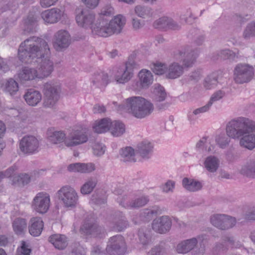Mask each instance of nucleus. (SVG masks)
Segmentation results:
<instances>
[{
  "label": "nucleus",
  "instance_id": "obj_1",
  "mask_svg": "<svg viewBox=\"0 0 255 255\" xmlns=\"http://www.w3.org/2000/svg\"><path fill=\"white\" fill-rule=\"evenodd\" d=\"M226 135L218 134L215 142L222 148H227L231 138L238 139L240 146L250 150L255 148V122L249 118L240 117L230 121L226 126Z\"/></svg>",
  "mask_w": 255,
  "mask_h": 255
},
{
  "label": "nucleus",
  "instance_id": "obj_2",
  "mask_svg": "<svg viewBox=\"0 0 255 255\" xmlns=\"http://www.w3.org/2000/svg\"><path fill=\"white\" fill-rule=\"evenodd\" d=\"M50 49L42 38L32 36L22 42L18 48V57L22 63L49 64Z\"/></svg>",
  "mask_w": 255,
  "mask_h": 255
},
{
  "label": "nucleus",
  "instance_id": "obj_3",
  "mask_svg": "<svg viewBox=\"0 0 255 255\" xmlns=\"http://www.w3.org/2000/svg\"><path fill=\"white\" fill-rule=\"evenodd\" d=\"M122 106L127 113L139 119L149 116L154 109L153 104L150 101L141 96L127 98Z\"/></svg>",
  "mask_w": 255,
  "mask_h": 255
},
{
  "label": "nucleus",
  "instance_id": "obj_4",
  "mask_svg": "<svg viewBox=\"0 0 255 255\" xmlns=\"http://www.w3.org/2000/svg\"><path fill=\"white\" fill-rule=\"evenodd\" d=\"M56 196L61 205L66 208H74L79 203V195L76 190L69 185L61 187Z\"/></svg>",
  "mask_w": 255,
  "mask_h": 255
},
{
  "label": "nucleus",
  "instance_id": "obj_5",
  "mask_svg": "<svg viewBox=\"0 0 255 255\" xmlns=\"http://www.w3.org/2000/svg\"><path fill=\"white\" fill-rule=\"evenodd\" d=\"M61 91V85L58 82L51 81L46 82L43 89V106L46 108L52 107L58 100Z\"/></svg>",
  "mask_w": 255,
  "mask_h": 255
},
{
  "label": "nucleus",
  "instance_id": "obj_6",
  "mask_svg": "<svg viewBox=\"0 0 255 255\" xmlns=\"http://www.w3.org/2000/svg\"><path fill=\"white\" fill-rule=\"evenodd\" d=\"M90 133L88 128H79L72 130L65 140V145L73 147L86 143L89 138Z\"/></svg>",
  "mask_w": 255,
  "mask_h": 255
},
{
  "label": "nucleus",
  "instance_id": "obj_7",
  "mask_svg": "<svg viewBox=\"0 0 255 255\" xmlns=\"http://www.w3.org/2000/svg\"><path fill=\"white\" fill-rule=\"evenodd\" d=\"M255 76V65H237L234 71L236 83L243 84L250 82Z\"/></svg>",
  "mask_w": 255,
  "mask_h": 255
},
{
  "label": "nucleus",
  "instance_id": "obj_8",
  "mask_svg": "<svg viewBox=\"0 0 255 255\" xmlns=\"http://www.w3.org/2000/svg\"><path fill=\"white\" fill-rule=\"evenodd\" d=\"M106 252L110 255H124L126 252L124 237L117 235L111 237L108 243Z\"/></svg>",
  "mask_w": 255,
  "mask_h": 255
},
{
  "label": "nucleus",
  "instance_id": "obj_9",
  "mask_svg": "<svg viewBox=\"0 0 255 255\" xmlns=\"http://www.w3.org/2000/svg\"><path fill=\"white\" fill-rule=\"evenodd\" d=\"M19 149L24 154L31 155L37 152L39 148V141L33 135H25L19 142Z\"/></svg>",
  "mask_w": 255,
  "mask_h": 255
},
{
  "label": "nucleus",
  "instance_id": "obj_10",
  "mask_svg": "<svg viewBox=\"0 0 255 255\" xmlns=\"http://www.w3.org/2000/svg\"><path fill=\"white\" fill-rule=\"evenodd\" d=\"M75 19L80 27L91 29L95 21V14L87 9L78 8L76 10Z\"/></svg>",
  "mask_w": 255,
  "mask_h": 255
},
{
  "label": "nucleus",
  "instance_id": "obj_11",
  "mask_svg": "<svg viewBox=\"0 0 255 255\" xmlns=\"http://www.w3.org/2000/svg\"><path fill=\"white\" fill-rule=\"evenodd\" d=\"M50 204V197L45 192L38 193L32 202V207L35 211L44 214L48 210Z\"/></svg>",
  "mask_w": 255,
  "mask_h": 255
},
{
  "label": "nucleus",
  "instance_id": "obj_12",
  "mask_svg": "<svg viewBox=\"0 0 255 255\" xmlns=\"http://www.w3.org/2000/svg\"><path fill=\"white\" fill-rule=\"evenodd\" d=\"M135 69L134 65H122L114 75V81L120 84L128 83L133 77Z\"/></svg>",
  "mask_w": 255,
  "mask_h": 255
},
{
  "label": "nucleus",
  "instance_id": "obj_13",
  "mask_svg": "<svg viewBox=\"0 0 255 255\" xmlns=\"http://www.w3.org/2000/svg\"><path fill=\"white\" fill-rule=\"evenodd\" d=\"M53 45L57 51L67 48L71 43V36L65 30H60L56 32L53 38Z\"/></svg>",
  "mask_w": 255,
  "mask_h": 255
},
{
  "label": "nucleus",
  "instance_id": "obj_14",
  "mask_svg": "<svg viewBox=\"0 0 255 255\" xmlns=\"http://www.w3.org/2000/svg\"><path fill=\"white\" fill-rule=\"evenodd\" d=\"M92 32L94 35L102 37H108L112 35V30L110 28L109 19L99 18L91 27Z\"/></svg>",
  "mask_w": 255,
  "mask_h": 255
},
{
  "label": "nucleus",
  "instance_id": "obj_15",
  "mask_svg": "<svg viewBox=\"0 0 255 255\" xmlns=\"http://www.w3.org/2000/svg\"><path fill=\"white\" fill-rule=\"evenodd\" d=\"M171 226V219L166 216H163L154 219L152 224V229L160 234H165L169 231Z\"/></svg>",
  "mask_w": 255,
  "mask_h": 255
},
{
  "label": "nucleus",
  "instance_id": "obj_16",
  "mask_svg": "<svg viewBox=\"0 0 255 255\" xmlns=\"http://www.w3.org/2000/svg\"><path fill=\"white\" fill-rule=\"evenodd\" d=\"M205 236H198L190 239L183 241L176 246V250L179 254H186L192 250L197 245L198 242L205 240Z\"/></svg>",
  "mask_w": 255,
  "mask_h": 255
},
{
  "label": "nucleus",
  "instance_id": "obj_17",
  "mask_svg": "<svg viewBox=\"0 0 255 255\" xmlns=\"http://www.w3.org/2000/svg\"><path fill=\"white\" fill-rule=\"evenodd\" d=\"M118 201L120 204L126 208H136L142 207L146 205L149 200L146 197H141L129 201L127 196L124 195L119 197Z\"/></svg>",
  "mask_w": 255,
  "mask_h": 255
},
{
  "label": "nucleus",
  "instance_id": "obj_18",
  "mask_svg": "<svg viewBox=\"0 0 255 255\" xmlns=\"http://www.w3.org/2000/svg\"><path fill=\"white\" fill-rule=\"evenodd\" d=\"M81 230L86 234L95 237L102 238L106 235L104 228L97 223L85 222L81 227Z\"/></svg>",
  "mask_w": 255,
  "mask_h": 255
},
{
  "label": "nucleus",
  "instance_id": "obj_19",
  "mask_svg": "<svg viewBox=\"0 0 255 255\" xmlns=\"http://www.w3.org/2000/svg\"><path fill=\"white\" fill-rule=\"evenodd\" d=\"M153 26L156 29L166 30L167 29H178L179 26L171 18L162 16L154 21Z\"/></svg>",
  "mask_w": 255,
  "mask_h": 255
},
{
  "label": "nucleus",
  "instance_id": "obj_20",
  "mask_svg": "<svg viewBox=\"0 0 255 255\" xmlns=\"http://www.w3.org/2000/svg\"><path fill=\"white\" fill-rule=\"evenodd\" d=\"M62 11L58 8H52L43 11L41 16L45 22L50 24L57 22L61 18Z\"/></svg>",
  "mask_w": 255,
  "mask_h": 255
},
{
  "label": "nucleus",
  "instance_id": "obj_21",
  "mask_svg": "<svg viewBox=\"0 0 255 255\" xmlns=\"http://www.w3.org/2000/svg\"><path fill=\"white\" fill-rule=\"evenodd\" d=\"M198 55L197 50H192L189 46L182 47L179 52V57L184 64H193Z\"/></svg>",
  "mask_w": 255,
  "mask_h": 255
},
{
  "label": "nucleus",
  "instance_id": "obj_22",
  "mask_svg": "<svg viewBox=\"0 0 255 255\" xmlns=\"http://www.w3.org/2000/svg\"><path fill=\"white\" fill-rule=\"evenodd\" d=\"M68 170L72 172L90 173L96 170V166L93 163H75L70 164L68 166Z\"/></svg>",
  "mask_w": 255,
  "mask_h": 255
},
{
  "label": "nucleus",
  "instance_id": "obj_23",
  "mask_svg": "<svg viewBox=\"0 0 255 255\" xmlns=\"http://www.w3.org/2000/svg\"><path fill=\"white\" fill-rule=\"evenodd\" d=\"M23 98L29 106L34 107L41 102L42 95L39 91L30 89L24 94Z\"/></svg>",
  "mask_w": 255,
  "mask_h": 255
},
{
  "label": "nucleus",
  "instance_id": "obj_24",
  "mask_svg": "<svg viewBox=\"0 0 255 255\" xmlns=\"http://www.w3.org/2000/svg\"><path fill=\"white\" fill-rule=\"evenodd\" d=\"M43 222L40 217H32L29 223V232L33 236H39L43 230Z\"/></svg>",
  "mask_w": 255,
  "mask_h": 255
},
{
  "label": "nucleus",
  "instance_id": "obj_25",
  "mask_svg": "<svg viewBox=\"0 0 255 255\" xmlns=\"http://www.w3.org/2000/svg\"><path fill=\"white\" fill-rule=\"evenodd\" d=\"M220 161L218 157L214 155H209L206 157L203 162L204 168L209 172L214 173L218 170Z\"/></svg>",
  "mask_w": 255,
  "mask_h": 255
},
{
  "label": "nucleus",
  "instance_id": "obj_26",
  "mask_svg": "<svg viewBox=\"0 0 255 255\" xmlns=\"http://www.w3.org/2000/svg\"><path fill=\"white\" fill-rule=\"evenodd\" d=\"M126 22L125 16L121 14L117 15L111 21H109L110 28L112 29V34L120 33L124 28Z\"/></svg>",
  "mask_w": 255,
  "mask_h": 255
},
{
  "label": "nucleus",
  "instance_id": "obj_27",
  "mask_svg": "<svg viewBox=\"0 0 255 255\" xmlns=\"http://www.w3.org/2000/svg\"><path fill=\"white\" fill-rule=\"evenodd\" d=\"M191 65H168L167 78L175 79L180 76L184 70L189 68Z\"/></svg>",
  "mask_w": 255,
  "mask_h": 255
},
{
  "label": "nucleus",
  "instance_id": "obj_28",
  "mask_svg": "<svg viewBox=\"0 0 255 255\" xmlns=\"http://www.w3.org/2000/svg\"><path fill=\"white\" fill-rule=\"evenodd\" d=\"M139 82L142 88L146 89L150 86L153 81V77L149 70L143 69L138 74Z\"/></svg>",
  "mask_w": 255,
  "mask_h": 255
},
{
  "label": "nucleus",
  "instance_id": "obj_29",
  "mask_svg": "<svg viewBox=\"0 0 255 255\" xmlns=\"http://www.w3.org/2000/svg\"><path fill=\"white\" fill-rule=\"evenodd\" d=\"M49 241L56 249L58 250L64 249L68 245L66 237L61 234H54L49 238Z\"/></svg>",
  "mask_w": 255,
  "mask_h": 255
},
{
  "label": "nucleus",
  "instance_id": "obj_30",
  "mask_svg": "<svg viewBox=\"0 0 255 255\" xmlns=\"http://www.w3.org/2000/svg\"><path fill=\"white\" fill-rule=\"evenodd\" d=\"M109 81L107 73L101 71L96 72L92 78L93 85L98 87L106 86Z\"/></svg>",
  "mask_w": 255,
  "mask_h": 255
},
{
  "label": "nucleus",
  "instance_id": "obj_31",
  "mask_svg": "<svg viewBox=\"0 0 255 255\" xmlns=\"http://www.w3.org/2000/svg\"><path fill=\"white\" fill-rule=\"evenodd\" d=\"M152 147L149 141H142L137 144L136 152L142 158L148 159L149 158V155L152 151Z\"/></svg>",
  "mask_w": 255,
  "mask_h": 255
},
{
  "label": "nucleus",
  "instance_id": "obj_32",
  "mask_svg": "<svg viewBox=\"0 0 255 255\" xmlns=\"http://www.w3.org/2000/svg\"><path fill=\"white\" fill-rule=\"evenodd\" d=\"M110 129L111 134L114 136H120L126 131L125 125L120 121H110Z\"/></svg>",
  "mask_w": 255,
  "mask_h": 255
},
{
  "label": "nucleus",
  "instance_id": "obj_33",
  "mask_svg": "<svg viewBox=\"0 0 255 255\" xmlns=\"http://www.w3.org/2000/svg\"><path fill=\"white\" fill-rule=\"evenodd\" d=\"M36 70L29 67H24L18 73V77L22 82L29 81L37 78Z\"/></svg>",
  "mask_w": 255,
  "mask_h": 255
},
{
  "label": "nucleus",
  "instance_id": "obj_34",
  "mask_svg": "<svg viewBox=\"0 0 255 255\" xmlns=\"http://www.w3.org/2000/svg\"><path fill=\"white\" fill-rule=\"evenodd\" d=\"M110 121V119L104 118L95 121L93 126L94 131L98 133H102L109 130Z\"/></svg>",
  "mask_w": 255,
  "mask_h": 255
},
{
  "label": "nucleus",
  "instance_id": "obj_35",
  "mask_svg": "<svg viewBox=\"0 0 255 255\" xmlns=\"http://www.w3.org/2000/svg\"><path fill=\"white\" fill-rule=\"evenodd\" d=\"M67 137L64 131H55L48 135V140L52 144L59 145L60 146L63 142L65 144Z\"/></svg>",
  "mask_w": 255,
  "mask_h": 255
},
{
  "label": "nucleus",
  "instance_id": "obj_36",
  "mask_svg": "<svg viewBox=\"0 0 255 255\" xmlns=\"http://www.w3.org/2000/svg\"><path fill=\"white\" fill-rule=\"evenodd\" d=\"M182 186L186 190L190 192H196L200 190L202 188L201 182L188 178L183 179Z\"/></svg>",
  "mask_w": 255,
  "mask_h": 255
},
{
  "label": "nucleus",
  "instance_id": "obj_37",
  "mask_svg": "<svg viewBox=\"0 0 255 255\" xmlns=\"http://www.w3.org/2000/svg\"><path fill=\"white\" fill-rule=\"evenodd\" d=\"M241 174L255 178V159H251L244 165L240 171Z\"/></svg>",
  "mask_w": 255,
  "mask_h": 255
},
{
  "label": "nucleus",
  "instance_id": "obj_38",
  "mask_svg": "<svg viewBox=\"0 0 255 255\" xmlns=\"http://www.w3.org/2000/svg\"><path fill=\"white\" fill-rule=\"evenodd\" d=\"M98 181L93 177H91L87 179L80 188V192L83 195L90 194L96 187Z\"/></svg>",
  "mask_w": 255,
  "mask_h": 255
},
{
  "label": "nucleus",
  "instance_id": "obj_39",
  "mask_svg": "<svg viewBox=\"0 0 255 255\" xmlns=\"http://www.w3.org/2000/svg\"><path fill=\"white\" fill-rule=\"evenodd\" d=\"M12 228L16 234H23L27 228L26 220L21 218H16L12 222Z\"/></svg>",
  "mask_w": 255,
  "mask_h": 255
},
{
  "label": "nucleus",
  "instance_id": "obj_40",
  "mask_svg": "<svg viewBox=\"0 0 255 255\" xmlns=\"http://www.w3.org/2000/svg\"><path fill=\"white\" fill-rule=\"evenodd\" d=\"M220 79V74L218 72L213 73L205 79L204 87L208 90L213 88L217 86Z\"/></svg>",
  "mask_w": 255,
  "mask_h": 255
},
{
  "label": "nucleus",
  "instance_id": "obj_41",
  "mask_svg": "<svg viewBox=\"0 0 255 255\" xmlns=\"http://www.w3.org/2000/svg\"><path fill=\"white\" fill-rule=\"evenodd\" d=\"M120 155L124 162H134L136 161L134 149L131 147H126L121 149Z\"/></svg>",
  "mask_w": 255,
  "mask_h": 255
},
{
  "label": "nucleus",
  "instance_id": "obj_42",
  "mask_svg": "<svg viewBox=\"0 0 255 255\" xmlns=\"http://www.w3.org/2000/svg\"><path fill=\"white\" fill-rule=\"evenodd\" d=\"M153 98L157 102L165 100L166 93L164 88L159 84H155L153 87Z\"/></svg>",
  "mask_w": 255,
  "mask_h": 255
},
{
  "label": "nucleus",
  "instance_id": "obj_43",
  "mask_svg": "<svg viewBox=\"0 0 255 255\" xmlns=\"http://www.w3.org/2000/svg\"><path fill=\"white\" fill-rule=\"evenodd\" d=\"M53 65H38L36 72L38 78H43L49 76L53 71Z\"/></svg>",
  "mask_w": 255,
  "mask_h": 255
},
{
  "label": "nucleus",
  "instance_id": "obj_44",
  "mask_svg": "<svg viewBox=\"0 0 255 255\" xmlns=\"http://www.w3.org/2000/svg\"><path fill=\"white\" fill-rule=\"evenodd\" d=\"M143 50L142 49H138L133 52L129 56L128 60L126 64H136L143 61L146 56L142 53Z\"/></svg>",
  "mask_w": 255,
  "mask_h": 255
},
{
  "label": "nucleus",
  "instance_id": "obj_45",
  "mask_svg": "<svg viewBox=\"0 0 255 255\" xmlns=\"http://www.w3.org/2000/svg\"><path fill=\"white\" fill-rule=\"evenodd\" d=\"M31 177L26 173H21L12 177V183L18 186H24L30 181Z\"/></svg>",
  "mask_w": 255,
  "mask_h": 255
},
{
  "label": "nucleus",
  "instance_id": "obj_46",
  "mask_svg": "<svg viewBox=\"0 0 255 255\" xmlns=\"http://www.w3.org/2000/svg\"><path fill=\"white\" fill-rule=\"evenodd\" d=\"M158 211V207H152L150 208L143 209L140 214L141 220L147 221L150 220L154 215L157 214Z\"/></svg>",
  "mask_w": 255,
  "mask_h": 255
},
{
  "label": "nucleus",
  "instance_id": "obj_47",
  "mask_svg": "<svg viewBox=\"0 0 255 255\" xmlns=\"http://www.w3.org/2000/svg\"><path fill=\"white\" fill-rule=\"evenodd\" d=\"M5 92L10 95H15L18 91L19 87L17 82L12 78L8 79L4 85Z\"/></svg>",
  "mask_w": 255,
  "mask_h": 255
},
{
  "label": "nucleus",
  "instance_id": "obj_48",
  "mask_svg": "<svg viewBox=\"0 0 255 255\" xmlns=\"http://www.w3.org/2000/svg\"><path fill=\"white\" fill-rule=\"evenodd\" d=\"M135 13L139 17L145 18L151 16L152 14V10L150 7L142 6L137 5L135 6Z\"/></svg>",
  "mask_w": 255,
  "mask_h": 255
},
{
  "label": "nucleus",
  "instance_id": "obj_49",
  "mask_svg": "<svg viewBox=\"0 0 255 255\" xmlns=\"http://www.w3.org/2000/svg\"><path fill=\"white\" fill-rule=\"evenodd\" d=\"M226 215L224 214H216L211 217V223L215 227L223 230L224 221Z\"/></svg>",
  "mask_w": 255,
  "mask_h": 255
},
{
  "label": "nucleus",
  "instance_id": "obj_50",
  "mask_svg": "<svg viewBox=\"0 0 255 255\" xmlns=\"http://www.w3.org/2000/svg\"><path fill=\"white\" fill-rule=\"evenodd\" d=\"M138 238L140 243L143 246L148 245L150 242L149 231L143 229L138 231Z\"/></svg>",
  "mask_w": 255,
  "mask_h": 255
},
{
  "label": "nucleus",
  "instance_id": "obj_51",
  "mask_svg": "<svg viewBox=\"0 0 255 255\" xmlns=\"http://www.w3.org/2000/svg\"><path fill=\"white\" fill-rule=\"evenodd\" d=\"M128 226L127 221L125 220L124 217H122L121 218L115 220L112 226V229L113 230L121 232L125 229Z\"/></svg>",
  "mask_w": 255,
  "mask_h": 255
},
{
  "label": "nucleus",
  "instance_id": "obj_52",
  "mask_svg": "<svg viewBox=\"0 0 255 255\" xmlns=\"http://www.w3.org/2000/svg\"><path fill=\"white\" fill-rule=\"evenodd\" d=\"M225 93L223 91L218 90L214 92L210 97L208 102L206 104L211 108L213 104L220 100L225 96Z\"/></svg>",
  "mask_w": 255,
  "mask_h": 255
},
{
  "label": "nucleus",
  "instance_id": "obj_53",
  "mask_svg": "<svg viewBox=\"0 0 255 255\" xmlns=\"http://www.w3.org/2000/svg\"><path fill=\"white\" fill-rule=\"evenodd\" d=\"M168 65H151V69L156 75L165 74L167 77Z\"/></svg>",
  "mask_w": 255,
  "mask_h": 255
},
{
  "label": "nucleus",
  "instance_id": "obj_54",
  "mask_svg": "<svg viewBox=\"0 0 255 255\" xmlns=\"http://www.w3.org/2000/svg\"><path fill=\"white\" fill-rule=\"evenodd\" d=\"M114 9L110 4L105 5L101 9L99 18L103 19L104 16H110L114 14Z\"/></svg>",
  "mask_w": 255,
  "mask_h": 255
},
{
  "label": "nucleus",
  "instance_id": "obj_55",
  "mask_svg": "<svg viewBox=\"0 0 255 255\" xmlns=\"http://www.w3.org/2000/svg\"><path fill=\"white\" fill-rule=\"evenodd\" d=\"M36 18L29 16L24 21V30L27 32L32 31L36 26Z\"/></svg>",
  "mask_w": 255,
  "mask_h": 255
},
{
  "label": "nucleus",
  "instance_id": "obj_56",
  "mask_svg": "<svg viewBox=\"0 0 255 255\" xmlns=\"http://www.w3.org/2000/svg\"><path fill=\"white\" fill-rule=\"evenodd\" d=\"M93 153L97 156L103 155L106 150V146L101 143L96 142L93 146Z\"/></svg>",
  "mask_w": 255,
  "mask_h": 255
},
{
  "label": "nucleus",
  "instance_id": "obj_57",
  "mask_svg": "<svg viewBox=\"0 0 255 255\" xmlns=\"http://www.w3.org/2000/svg\"><path fill=\"white\" fill-rule=\"evenodd\" d=\"M236 56L235 53L228 49L221 50L219 56L221 59H234Z\"/></svg>",
  "mask_w": 255,
  "mask_h": 255
},
{
  "label": "nucleus",
  "instance_id": "obj_58",
  "mask_svg": "<svg viewBox=\"0 0 255 255\" xmlns=\"http://www.w3.org/2000/svg\"><path fill=\"white\" fill-rule=\"evenodd\" d=\"M236 220L235 218L226 215L224 225L223 227V230H228L233 228L236 224Z\"/></svg>",
  "mask_w": 255,
  "mask_h": 255
},
{
  "label": "nucleus",
  "instance_id": "obj_59",
  "mask_svg": "<svg viewBox=\"0 0 255 255\" xmlns=\"http://www.w3.org/2000/svg\"><path fill=\"white\" fill-rule=\"evenodd\" d=\"M255 35V22H251L247 26L244 32L245 38H249Z\"/></svg>",
  "mask_w": 255,
  "mask_h": 255
},
{
  "label": "nucleus",
  "instance_id": "obj_60",
  "mask_svg": "<svg viewBox=\"0 0 255 255\" xmlns=\"http://www.w3.org/2000/svg\"><path fill=\"white\" fill-rule=\"evenodd\" d=\"M175 183L174 181L168 180L162 185L161 188L162 191L166 193L173 192V189L175 187Z\"/></svg>",
  "mask_w": 255,
  "mask_h": 255
},
{
  "label": "nucleus",
  "instance_id": "obj_61",
  "mask_svg": "<svg viewBox=\"0 0 255 255\" xmlns=\"http://www.w3.org/2000/svg\"><path fill=\"white\" fill-rule=\"evenodd\" d=\"M30 250L28 248L24 241L21 242V246L17 250L16 255H30Z\"/></svg>",
  "mask_w": 255,
  "mask_h": 255
},
{
  "label": "nucleus",
  "instance_id": "obj_62",
  "mask_svg": "<svg viewBox=\"0 0 255 255\" xmlns=\"http://www.w3.org/2000/svg\"><path fill=\"white\" fill-rule=\"evenodd\" d=\"M210 108L209 106L206 104L205 105L199 107L198 108L194 109L192 113L193 115L196 116L197 118H198V116L203 113H206L210 110Z\"/></svg>",
  "mask_w": 255,
  "mask_h": 255
},
{
  "label": "nucleus",
  "instance_id": "obj_63",
  "mask_svg": "<svg viewBox=\"0 0 255 255\" xmlns=\"http://www.w3.org/2000/svg\"><path fill=\"white\" fill-rule=\"evenodd\" d=\"M165 254L164 249L160 246H155L152 248L148 253V255H165Z\"/></svg>",
  "mask_w": 255,
  "mask_h": 255
},
{
  "label": "nucleus",
  "instance_id": "obj_64",
  "mask_svg": "<svg viewBox=\"0 0 255 255\" xmlns=\"http://www.w3.org/2000/svg\"><path fill=\"white\" fill-rule=\"evenodd\" d=\"M106 111V107L100 104H95L92 109V112L94 114H101Z\"/></svg>",
  "mask_w": 255,
  "mask_h": 255
}]
</instances>
